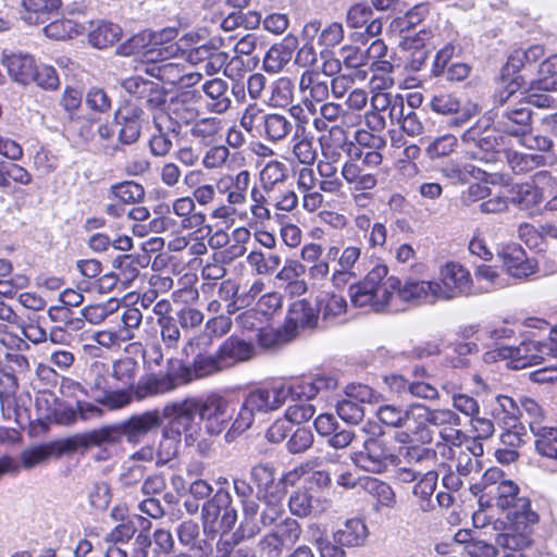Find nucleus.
Instances as JSON below:
<instances>
[{
	"mask_svg": "<svg viewBox=\"0 0 557 557\" xmlns=\"http://www.w3.org/2000/svg\"><path fill=\"white\" fill-rule=\"evenodd\" d=\"M520 77L512 79L507 87L497 95V100L504 106L498 124L504 133L521 137L531 129L532 112L518 92L521 88Z\"/></svg>",
	"mask_w": 557,
	"mask_h": 557,
	"instance_id": "423d86ee",
	"label": "nucleus"
},
{
	"mask_svg": "<svg viewBox=\"0 0 557 557\" xmlns=\"http://www.w3.org/2000/svg\"><path fill=\"white\" fill-rule=\"evenodd\" d=\"M544 54V48L540 45L529 47L527 50H515L508 58L504 70L507 74L516 73L529 64L539 61Z\"/></svg>",
	"mask_w": 557,
	"mask_h": 557,
	"instance_id": "a18cd8bd",
	"label": "nucleus"
},
{
	"mask_svg": "<svg viewBox=\"0 0 557 557\" xmlns=\"http://www.w3.org/2000/svg\"><path fill=\"white\" fill-rule=\"evenodd\" d=\"M121 86L127 94L143 101L150 111H162L166 103L168 92L165 88L159 83L143 76L127 77L121 82Z\"/></svg>",
	"mask_w": 557,
	"mask_h": 557,
	"instance_id": "ddd939ff",
	"label": "nucleus"
},
{
	"mask_svg": "<svg viewBox=\"0 0 557 557\" xmlns=\"http://www.w3.org/2000/svg\"><path fill=\"white\" fill-rule=\"evenodd\" d=\"M287 393L284 384L251 391L245 397L231 430L226 433V441H231L233 434L242 433L250 428L256 413H267L281 408L287 400Z\"/></svg>",
	"mask_w": 557,
	"mask_h": 557,
	"instance_id": "39448f33",
	"label": "nucleus"
},
{
	"mask_svg": "<svg viewBox=\"0 0 557 557\" xmlns=\"http://www.w3.org/2000/svg\"><path fill=\"white\" fill-rule=\"evenodd\" d=\"M91 447L116 445L122 440L120 423L103 425L88 431Z\"/></svg>",
	"mask_w": 557,
	"mask_h": 557,
	"instance_id": "864d4df0",
	"label": "nucleus"
},
{
	"mask_svg": "<svg viewBox=\"0 0 557 557\" xmlns=\"http://www.w3.org/2000/svg\"><path fill=\"white\" fill-rule=\"evenodd\" d=\"M296 38L287 36L283 42L273 45L263 58V70L270 74L281 72L290 61Z\"/></svg>",
	"mask_w": 557,
	"mask_h": 557,
	"instance_id": "a878e982",
	"label": "nucleus"
},
{
	"mask_svg": "<svg viewBox=\"0 0 557 557\" xmlns=\"http://www.w3.org/2000/svg\"><path fill=\"white\" fill-rule=\"evenodd\" d=\"M202 90L211 99L210 110L215 113H224L231 107L227 96V83L222 78H212L202 85Z\"/></svg>",
	"mask_w": 557,
	"mask_h": 557,
	"instance_id": "ea45409f",
	"label": "nucleus"
},
{
	"mask_svg": "<svg viewBox=\"0 0 557 557\" xmlns=\"http://www.w3.org/2000/svg\"><path fill=\"white\" fill-rule=\"evenodd\" d=\"M259 499L263 502V509L261 512L258 511V513L253 516V523L256 524L257 530L251 534H248L245 529L238 528L237 532L242 539L253 537L263 528L273 524L284 513V505L277 497L273 495H264Z\"/></svg>",
	"mask_w": 557,
	"mask_h": 557,
	"instance_id": "b1692460",
	"label": "nucleus"
},
{
	"mask_svg": "<svg viewBox=\"0 0 557 557\" xmlns=\"http://www.w3.org/2000/svg\"><path fill=\"white\" fill-rule=\"evenodd\" d=\"M238 520L237 510L233 504V496L223 486L207 499L201 506V522L203 532H215L219 523L223 532H230Z\"/></svg>",
	"mask_w": 557,
	"mask_h": 557,
	"instance_id": "9d476101",
	"label": "nucleus"
},
{
	"mask_svg": "<svg viewBox=\"0 0 557 557\" xmlns=\"http://www.w3.org/2000/svg\"><path fill=\"white\" fill-rule=\"evenodd\" d=\"M2 63L8 69L9 75L15 82L23 85H27L33 82L37 65L32 55L12 53L10 55H4Z\"/></svg>",
	"mask_w": 557,
	"mask_h": 557,
	"instance_id": "bb28decb",
	"label": "nucleus"
},
{
	"mask_svg": "<svg viewBox=\"0 0 557 557\" xmlns=\"http://www.w3.org/2000/svg\"><path fill=\"white\" fill-rule=\"evenodd\" d=\"M288 178V170L285 163L269 161L260 172V183L263 191L270 194L282 187Z\"/></svg>",
	"mask_w": 557,
	"mask_h": 557,
	"instance_id": "a19ab883",
	"label": "nucleus"
},
{
	"mask_svg": "<svg viewBox=\"0 0 557 557\" xmlns=\"http://www.w3.org/2000/svg\"><path fill=\"white\" fill-rule=\"evenodd\" d=\"M457 141V137L450 134L440 136L429 144L426 154L431 159L446 157L455 150Z\"/></svg>",
	"mask_w": 557,
	"mask_h": 557,
	"instance_id": "69168bd1",
	"label": "nucleus"
},
{
	"mask_svg": "<svg viewBox=\"0 0 557 557\" xmlns=\"http://www.w3.org/2000/svg\"><path fill=\"white\" fill-rule=\"evenodd\" d=\"M289 510L294 516L317 517L323 513L329 506L326 499L313 497L312 494L305 488L294 491L288 500Z\"/></svg>",
	"mask_w": 557,
	"mask_h": 557,
	"instance_id": "5701e85b",
	"label": "nucleus"
},
{
	"mask_svg": "<svg viewBox=\"0 0 557 557\" xmlns=\"http://www.w3.org/2000/svg\"><path fill=\"white\" fill-rule=\"evenodd\" d=\"M518 495L519 486L511 480H503L490 488V496L495 499L496 506L508 510L507 521H494V530L503 531L495 537L497 545L519 548L529 547L532 543V529L539 516L531 510L530 500Z\"/></svg>",
	"mask_w": 557,
	"mask_h": 557,
	"instance_id": "f03ea898",
	"label": "nucleus"
},
{
	"mask_svg": "<svg viewBox=\"0 0 557 557\" xmlns=\"http://www.w3.org/2000/svg\"><path fill=\"white\" fill-rule=\"evenodd\" d=\"M461 424L460 417L451 409H431L419 404L416 443L430 444L434 440L433 428L438 429L441 438L453 445L461 443L462 432L457 429Z\"/></svg>",
	"mask_w": 557,
	"mask_h": 557,
	"instance_id": "20e7f679",
	"label": "nucleus"
},
{
	"mask_svg": "<svg viewBox=\"0 0 557 557\" xmlns=\"http://www.w3.org/2000/svg\"><path fill=\"white\" fill-rule=\"evenodd\" d=\"M250 480L257 487V498H261L274 484L275 469L269 463H258L250 469Z\"/></svg>",
	"mask_w": 557,
	"mask_h": 557,
	"instance_id": "8fccbe9b",
	"label": "nucleus"
},
{
	"mask_svg": "<svg viewBox=\"0 0 557 557\" xmlns=\"http://www.w3.org/2000/svg\"><path fill=\"white\" fill-rule=\"evenodd\" d=\"M85 26L72 20L53 21L44 28V33L47 37L57 40L71 39L83 34Z\"/></svg>",
	"mask_w": 557,
	"mask_h": 557,
	"instance_id": "3c124183",
	"label": "nucleus"
},
{
	"mask_svg": "<svg viewBox=\"0 0 557 557\" xmlns=\"http://www.w3.org/2000/svg\"><path fill=\"white\" fill-rule=\"evenodd\" d=\"M532 433L536 438V451L543 457L557 460V428L543 426Z\"/></svg>",
	"mask_w": 557,
	"mask_h": 557,
	"instance_id": "09e8293b",
	"label": "nucleus"
},
{
	"mask_svg": "<svg viewBox=\"0 0 557 557\" xmlns=\"http://www.w3.org/2000/svg\"><path fill=\"white\" fill-rule=\"evenodd\" d=\"M395 292L406 302L433 304L440 299L442 287L438 283L428 281H408L403 285L398 277L389 276L383 285V300L376 308L386 309Z\"/></svg>",
	"mask_w": 557,
	"mask_h": 557,
	"instance_id": "6e6552de",
	"label": "nucleus"
},
{
	"mask_svg": "<svg viewBox=\"0 0 557 557\" xmlns=\"http://www.w3.org/2000/svg\"><path fill=\"white\" fill-rule=\"evenodd\" d=\"M250 181L251 175L247 170H242L230 177V185L224 189L227 205L236 207L246 203Z\"/></svg>",
	"mask_w": 557,
	"mask_h": 557,
	"instance_id": "37998d69",
	"label": "nucleus"
},
{
	"mask_svg": "<svg viewBox=\"0 0 557 557\" xmlns=\"http://www.w3.org/2000/svg\"><path fill=\"white\" fill-rule=\"evenodd\" d=\"M18 388L16 376L0 369V406L4 418L12 419L17 411L15 394Z\"/></svg>",
	"mask_w": 557,
	"mask_h": 557,
	"instance_id": "473e14b6",
	"label": "nucleus"
},
{
	"mask_svg": "<svg viewBox=\"0 0 557 557\" xmlns=\"http://www.w3.org/2000/svg\"><path fill=\"white\" fill-rule=\"evenodd\" d=\"M497 356L510 359L513 369H523L540 364L548 356V350L541 342L527 341L522 342L519 347H503L488 355V357L494 359Z\"/></svg>",
	"mask_w": 557,
	"mask_h": 557,
	"instance_id": "2eb2a0df",
	"label": "nucleus"
},
{
	"mask_svg": "<svg viewBox=\"0 0 557 557\" xmlns=\"http://www.w3.org/2000/svg\"><path fill=\"white\" fill-rule=\"evenodd\" d=\"M233 488L242 507L243 518L239 528L245 529L248 534H251L257 530L253 523V516L258 513L260 509L259 503L253 497V487L246 480L234 478Z\"/></svg>",
	"mask_w": 557,
	"mask_h": 557,
	"instance_id": "412c9836",
	"label": "nucleus"
},
{
	"mask_svg": "<svg viewBox=\"0 0 557 557\" xmlns=\"http://www.w3.org/2000/svg\"><path fill=\"white\" fill-rule=\"evenodd\" d=\"M490 414L503 428L519 422L521 410L516 401L506 395H497L490 403Z\"/></svg>",
	"mask_w": 557,
	"mask_h": 557,
	"instance_id": "cd10ccee",
	"label": "nucleus"
},
{
	"mask_svg": "<svg viewBox=\"0 0 557 557\" xmlns=\"http://www.w3.org/2000/svg\"><path fill=\"white\" fill-rule=\"evenodd\" d=\"M162 419H164L163 411L160 413L158 409L133 414L120 423L122 437L125 436L129 443L137 444L150 432L158 430Z\"/></svg>",
	"mask_w": 557,
	"mask_h": 557,
	"instance_id": "a211bd4d",
	"label": "nucleus"
},
{
	"mask_svg": "<svg viewBox=\"0 0 557 557\" xmlns=\"http://www.w3.org/2000/svg\"><path fill=\"white\" fill-rule=\"evenodd\" d=\"M366 523L358 518L348 519L334 534V541L342 546L355 547L364 543L368 537Z\"/></svg>",
	"mask_w": 557,
	"mask_h": 557,
	"instance_id": "72a5a7b5",
	"label": "nucleus"
},
{
	"mask_svg": "<svg viewBox=\"0 0 557 557\" xmlns=\"http://www.w3.org/2000/svg\"><path fill=\"white\" fill-rule=\"evenodd\" d=\"M341 57L343 59V64L347 69L356 71V78L360 81L367 79L368 70H364L363 67L368 64V60L364 50L359 47L347 45L341 48Z\"/></svg>",
	"mask_w": 557,
	"mask_h": 557,
	"instance_id": "49530a36",
	"label": "nucleus"
},
{
	"mask_svg": "<svg viewBox=\"0 0 557 557\" xmlns=\"http://www.w3.org/2000/svg\"><path fill=\"white\" fill-rule=\"evenodd\" d=\"M198 109L195 103L191 101V98L187 92L181 94L175 98L171 99L170 102V113H164L165 115H170L174 122H177L181 126V123L189 124L194 123L196 117L198 116Z\"/></svg>",
	"mask_w": 557,
	"mask_h": 557,
	"instance_id": "79ce46f5",
	"label": "nucleus"
},
{
	"mask_svg": "<svg viewBox=\"0 0 557 557\" xmlns=\"http://www.w3.org/2000/svg\"><path fill=\"white\" fill-rule=\"evenodd\" d=\"M429 5L425 3L416 4L403 17L397 18L396 25L401 33L409 32L420 24L429 14Z\"/></svg>",
	"mask_w": 557,
	"mask_h": 557,
	"instance_id": "774afa93",
	"label": "nucleus"
},
{
	"mask_svg": "<svg viewBox=\"0 0 557 557\" xmlns=\"http://www.w3.org/2000/svg\"><path fill=\"white\" fill-rule=\"evenodd\" d=\"M177 32L174 28H166L159 34L153 35H134L126 42L122 44L117 48V51L123 55L138 53L146 47V40L149 38L153 45H160V47L158 49L151 48L145 52V55L149 61L158 62V64L148 66L146 69V73L166 84L181 85L184 67L175 62L168 61L169 59L176 57L181 52V48L177 44L163 45V40L166 39L170 41L175 38Z\"/></svg>",
	"mask_w": 557,
	"mask_h": 557,
	"instance_id": "7ed1b4c3",
	"label": "nucleus"
},
{
	"mask_svg": "<svg viewBox=\"0 0 557 557\" xmlns=\"http://www.w3.org/2000/svg\"><path fill=\"white\" fill-rule=\"evenodd\" d=\"M114 122L119 126L117 140L122 145L135 144L145 123L143 108L131 100L124 101L115 111Z\"/></svg>",
	"mask_w": 557,
	"mask_h": 557,
	"instance_id": "4468645a",
	"label": "nucleus"
},
{
	"mask_svg": "<svg viewBox=\"0 0 557 557\" xmlns=\"http://www.w3.org/2000/svg\"><path fill=\"white\" fill-rule=\"evenodd\" d=\"M351 459L364 471L381 473L394 462L395 455L383 436H372L364 441L363 448L355 453Z\"/></svg>",
	"mask_w": 557,
	"mask_h": 557,
	"instance_id": "f8f14e48",
	"label": "nucleus"
},
{
	"mask_svg": "<svg viewBox=\"0 0 557 557\" xmlns=\"http://www.w3.org/2000/svg\"><path fill=\"white\" fill-rule=\"evenodd\" d=\"M292 119L282 113H268L262 126V137L272 144L286 140L293 133Z\"/></svg>",
	"mask_w": 557,
	"mask_h": 557,
	"instance_id": "7c9ffc66",
	"label": "nucleus"
},
{
	"mask_svg": "<svg viewBox=\"0 0 557 557\" xmlns=\"http://www.w3.org/2000/svg\"><path fill=\"white\" fill-rule=\"evenodd\" d=\"M350 301L355 307L362 308L370 306L375 311H383L384 309H377L376 305L383 300V294L379 297L377 292L373 289L364 288V285L357 284L349 286Z\"/></svg>",
	"mask_w": 557,
	"mask_h": 557,
	"instance_id": "5fc2aeb1",
	"label": "nucleus"
},
{
	"mask_svg": "<svg viewBox=\"0 0 557 557\" xmlns=\"http://www.w3.org/2000/svg\"><path fill=\"white\" fill-rule=\"evenodd\" d=\"M294 94V85L288 77L276 79L271 86L270 103L273 107H285L292 99Z\"/></svg>",
	"mask_w": 557,
	"mask_h": 557,
	"instance_id": "052dcab7",
	"label": "nucleus"
},
{
	"mask_svg": "<svg viewBox=\"0 0 557 557\" xmlns=\"http://www.w3.org/2000/svg\"><path fill=\"white\" fill-rule=\"evenodd\" d=\"M121 36L122 28L119 25L101 21L90 25L88 40L94 47L104 49L119 41Z\"/></svg>",
	"mask_w": 557,
	"mask_h": 557,
	"instance_id": "e433bc0d",
	"label": "nucleus"
},
{
	"mask_svg": "<svg viewBox=\"0 0 557 557\" xmlns=\"http://www.w3.org/2000/svg\"><path fill=\"white\" fill-rule=\"evenodd\" d=\"M462 140L472 144L473 149L467 151V154L485 164H496L503 162V154L506 150V137L492 127L482 128L475 125L462 134Z\"/></svg>",
	"mask_w": 557,
	"mask_h": 557,
	"instance_id": "1a4fd4ad",
	"label": "nucleus"
},
{
	"mask_svg": "<svg viewBox=\"0 0 557 557\" xmlns=\"http://www.w3.org/2000/svg\"><path fill=\"white\" fill-rule=\"evenodd\" d=\"M503 262L507 273L516 278L528 277L535 271L534 264L520 246L507 247L503 252Z\"/></svg>",
	"mask_w": 557,
	"mask_h": 557,
	"instance_id": "c85d7f7f",
	"label": "nucleus"
},
{
	"mask_svg": "<svg viewBox=\"0 0 557 557\" xmlns=\"http://www.w3.org/2000/svg\"><path fill=\"white\" fill-rule=\"evenodd\" d=\"M222 121L218 117H203L195 121L189 129L190 136L199 144L210 146L221 139Z\"/></svg>",
	"mask_w": 557,
	"mask_h": 557,
	"instance_id": "f704fd0d",
	"label": "nucleus"
},
{
	"mask_svg": "<svg viewBox=\"0 0 557 557\" xmlns=\"http://www.w3.org/2000/svg\"><path fill=\"white\" fill-rule=\"evenodd\" d=\"M531 90H557V54L543 61L539 69V78L531 82Z\"/></svg>",
	"mask_w": 557,
	"mask_h": 557,
	"instance_id": "c03bdc74",
	"label": "nucleus"
},
{
	"mask_svg": "<svg viewBox=\"0 0 557 557\" xmlns=\"http://www.w3.org/2000/svg\"><path fill=\"white\" fill-rule=\"evenodd\" d=\"M341 459L342 456L337 453H326L323 457L309 459L304 465H301L300 468L307 470L322 468L325 472H327L330 479H332V476H335L336 479L338 473L347 465L342 462Z\"/></svg>",
	"mask_w": 557,
	"mask_h": 557,
	"instance_id": "603ef678",
	"label": "nucleus"
},
{
	"mask_svg": "<svg viewBox=\"0 0 557 557\" xmlns=\"http://www.w3.org/2000/svg\"><path fill=\"white\" fill-rule=\"evenodd\" d=\"M336 412L342 420L350 424L359 423L366 414L364 408L350 396L337 403Z\"/></svg>",
	"mask_w": 557,
	"mask_h": 557,
	"instance_id": "680f3d73",
	"label": "nucleus"
},
{
	"mask_svg": "<svg viewBox=\"0 0 557 557\" xmlns=\"http://www.w3.org/2000/svg\"><path fill=\"white\" fill-rule=\"evenodd\" d=\"M197 416L207 433L220 435L233 419V410L230 401L218 393L168 401L163 406V417L168 421L164 437L177 443L184 436L185 444L193 446L201 431Z\"/></svg>",
	"mask_w": 557,
	"mask_h": 557,
	"instance_id": "f257e3e1",
	"label": "nucleus"
},
{
	"mask_svg": "<svg viewBox=\"0 0 557 557\" xmlns=\"http://www.w3.org/2000/svg\"><path fill=\"white\" fill-rule=\"evenodd\" d=\"M22 4L27 13L23 18L28 23H38L39 15H44L60 7V0H23Z\"/></svg>",
	"mask_w": 557,
	"mask_h": 557,
	"instance_id": "13d9d810",
	"label": "nucleus"
},
{
	"mask_svg": "<svg viewBox=\"0 0 557 557\" xmlns=\"http://www.w3.org/2000/svg\"><path fill=\"white\" fill-rule=\"evenodd\" d=\"M437 480V472L428 471L413 486L412 494L418 498L419 508L424 512H430L435 508L432 496L436 490Z\"/></svg>",
	"mask_w": 557,
	"mask_h": 557,
	"instance_id": "58836bf2",
	"label": "nucleus"
},
{
	"mask_svg": "<svg viewBox=\"0 0 557 557\" xmlns=\"http://www.w3.org/2000/svg\"><path fill=\"white\" fill-rule=\"evenodd\" d=\"M299 90L315 102H322L330 94L329 79L319 71H305L299 79Z\"/></svg>",
	"mask_w": 557,
	"mask_h": 557,
	"instance_id": "2f4dec72",
	"label": "nucleus"
},
{
	"mask_svg": "<svg viewBox=\"0 0 557 557\" xmlns=\"http://www.w3.org/2000/svg\"><path fill=\"white\" fill-rule=\"evenodd\" d=\"M362 486L371 494L375 495L379 503L385 507H393L395 504V493L392 487L375 478H366Z\"/></svg>",
	"mask_w": 557,
	"mask_h": 557,
	"instance_id": "bf43d9fd",
	"label": "nucleus"
},
{
	"mask_svg": "<svg viewBox=\"0 0 557 557\" xmlns=\"http://www.w3.org/2000/svg\"><path fill=\"white\" fill-rule=\"evenodd\" d=\"M543 200V194L537 186L532 184L519 185L512 197V202L522 210H528Z\"/></svg>",
	"mask_w": 557,
	"mask_h": 557,
	"instance_id": "6e6d98bb",
	"label": "nucleus"
},
{
	"mask_svg": "<svg viewBox=\"0 0 557 557\" xmlns=\"http://www.w3.org/2000/svg\"><path fill=\"white\" fill-rule=\"evenodd\" d=\"M218 352L223 360V366L228 368L236 362L250 359L253 354V346L243 339L231 337L221 346Z\"/></svg>",
	"mask_w": 557,
	"mask_h": 557,
	"instance_id": "4c0bfd02",
	"label": "nucleus"
},
{
	"mask_svg": "<svg viewBox=\"0 0 557 557\" xmlns=\"http://www.w3.org/2000/svg\"><path fill=\"white\" fill-rule=\"evenodd\" d=\"M178 387L174 367L164 375H151L146 380H140L131 391L133 399L143 400L145 398L171 393Z\"/></svg>",
	"mask_w": 557,
	"mask_h": 557,
	"instance_id": "4be33fe9",
	"label": "nucleus"
},
{
	"mask_svg": "<svg viewBox=\"0 0 557 557\" xmlns=\"http://www.w3.org/2000/svg\"><path fill=\"white\" fill-rule=\"evenodd\" d=\"M418 406L419 404L404 407L393 404L382 405L376 409L375 414L383 424L401 430L395 435L398 443L413 444L416 443Z\"/></svg>",
	"mask_w": 557,
	"mask_h": 557,
	"instance_id": "9b49d317",
	"label": "nucleus"
},
{
	"mask_svg": "<svg viewBox=\"0 0 557 557\" xmlns=\"http://www.w3.org/2000/svg\"><path fill=\"white\" fill-rule=\"evenodd\" d=\"M327 315H295L287 317L283 324L274 326L267 324L258 326L257 339L263 348H274L294 339L301 331L325 329Z\"/></svg>",
	"mask_w": 557,
	"mask_h": 557,
	"instance_id": "0eeeda50",
	"label": "nucleus"
},
{
	"mask_svg": "<svg viewBox=\"0 0 557 557\" xmlns=\"http://www.w3.org/2000/svg\"><path fill=\"white\" fill-rule=\"evenodd\" d=\"M86 106L96 112L107 113L111 110L112 99L103 88L94 86L86 94Z\"/></svg>",
	"mask_w": 557,
	"mask_h": 557,
	"instance_id": "0e129e2a",
	"label": "nucleus"
},
{
	"mask_svg": "<svg viewBox=\"0 0 557 557\" xmlns=\"http://www.w3.org/2000/svg\"><path fill=\"white\" fill-rule=\"evenodd\" d=\"M292 153L302 165H313L318 158L314 137L310 132L294 133L292 138Z\"/></svg>",
	"mask_w": 557,
	"mask_h": 557,
	"instance_id": "c9c22d12",
	"label": "nucleus"
},
{
	"mask_svg": "<svg viewBox=\"0 0 557 557\" xmlns=\"http://www.w3.org/2000/svg\"><path fill=\"white\" fill-rule=\"evenodd\" d=\"M154 133L149 139L150 153L158 158L166 157L173 148L172 136H177L181 126L170 115L160 113L153 117Z\"/></svg>",
	"mask_w": 557,
	"mask_h": 557,
	"instance_id": "6ab92c4d",
	"label": "nucleus"
},
{
	"mask_svg": "<svg viewBox=\"0 0 557 557\" xmlns=\"http://www.w3.org/2000/svg\"><path fill=\"white\" fill-rule=\"evenodd\" d=\"M223 369H225V366H223V360L218 352L215 356L198 357L191 368L178 364L177 369L174 368V374L178 386H181L190 383L193 380L212 375Z\"/></svg>",
	"mask_w": 557,
	"mask_h": 557,
	"instance_id": "aec40b11",
	"label": "nucleus"
},
{
	"mask_svg": "<svg viewBox=\"0 0 557 557\" xmlns=\"http://www.w3.org/2000/svg\"><path fill=\"white\" fill-rule=\"evenodd\" d=\"M442 292L440 299H450L472 292L473 281L470 272L459 263L448 262L441 271Z\"/></svg>",
	"mask_w": 557,
	"mask_h": 557,
	"instance_id": "dca6fc26",
	"label": "nucleus"
},
{
	"mask_svg": "<svg viewBox=\"0 0 557 557\" xmlns=\"http://www.w3.org/2000/svg\"><path fill=\"white\" fill-rule=\"evenodd\" d=\"M267 112L257 102L249 103L243 111L239 123L248 133H252L258 125L264 124Z\"/></svg>",
	"mask_w": 557,
	"mask_h": 557,
	"instance_id": "e2e57ef3",
	"label": "nucleus"
},
{
	"mask_svg": "<svg viewBox=\"0 0 557 557\" xmlns=\"http://www.w3.org/2000/svg\"><path fill=\"white\" fill-rule=\"evenodd\" d=\"M541 156L520 153L510 149L505 150L503 161L506 160L515 173H523L539 164Z\"/></svg>",
	"mask_w": 557,
	"mask_h": 557,
	"instance_id": "4d7b16f0",
	"label": "nucleus"
},
{
	"mask_svg": "<svg viewBox=\"0 0 557 557\" xmlns=\"http://www.w3.org/2000/svg\"><path fill=\"white\" fill-rule=\"evenodd\" d=\"M180 544L199 556H207L211 550L210 543L201 537L200 525L197 521L188 519L181 522L175 529Z\"/></svg>",
	"mask_w": 557,
	"mask_h": 557,
	"instance_id": "393cba45",
	"label": "nucleus"
},
{
	"mask_svg": "<svg viewBox=\"0 0 557 557\" xmlns=\"http://www.w3.org/2000/svg\"><path fill=\"white\" fill-rule=\"evenodd\" d=\"M110 196L124 205L137 203L145 198V188L141 184L126 181L112 185Z\"/></svg>",
	"mask_w": 557,
	"mask_h": 557,
	"instance_id": "de8ad7c7",
	"label": "nucleus"
},
{
	"mask_svg": "<svg viewBox=\"0 0 557 557\" xmlns=\"http://www.w3.org/2000/svg\"><path fill=\"white\" fill-rule=\"evenodd\" d=\"M519 408L521 410L520 418L525 417L531 432H534L536 431V429H541L544 426L541 424L544 418V412L541 406L535 400L531 398H523L520 401Z\"/></svg>",
	"mask_w": 557,
	"mask_h": 557,
	"instance_id": "338daca9",
	"label": "nucleus"
},
{
	"mask_svg": "<svg viewBox=\"0 0 557 557\" xmlns=\"http://www.w3.org/2000/svg\"><path fill=\"white\" fill-rule=\"evenodd\" d=\"M339 153L332 152L331 154L323 152V160L318 163V172L321 176L319 188L321 191L336 194L341 190L343 184L337 175L338 168L336 165Z\"/></svg>",
	"mask_w": 557,
	"mask_h": 557,
	"instance_id": "c756f323",
	"label": "nucleus"
},
{
	"mask_svg": "<svg viewBox=\"0 0 557 557\" xmlns=\"http://www.w3.org/2000/svg\"><path fill=\"white\" fill-rule=\"evenodd\" d=\"M352 114L346 111L342 104L325 102L319 109V115L313 119V127L318 132L329 131L332 136L341 134L345 136V127L352 124Z\"/></svg>",
	"mask_w": 557,
	"mask_h": 557,
	"instance_id": "f3484780",
	"label": "nucleus"
}]
</instances>
